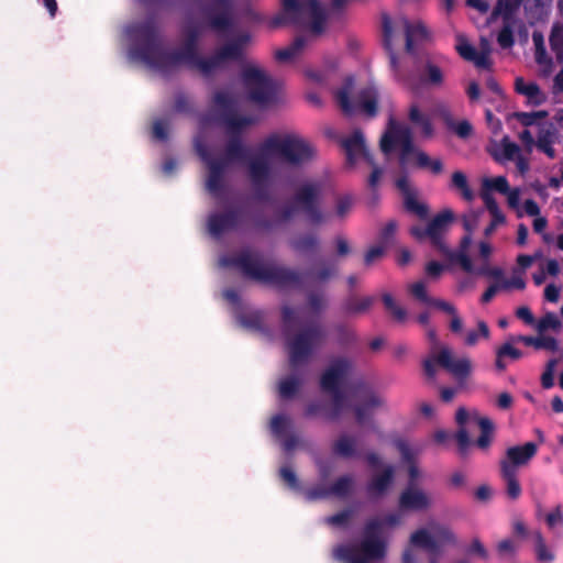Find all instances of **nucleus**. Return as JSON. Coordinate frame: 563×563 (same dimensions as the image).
<instances>
[{
	"mask_svg": "<svg viewBox=\"0 0 563 563\" xmlns=\"http://www.w3.org/2000/svg\"><path fill=\"white\" fill-rule=\"evenodd\" d=\"M353 516V510L347 509L336 515L330 516L325 519V522L331 526H344Z\"/></svg>",
	"mask_w": 563,
	"mask_h": 563,
	"instance_id": "obj_56",
	"label": "nucleus"
},
{
	"mask_svg": "<svg viewBox=\"0 0 563 563\" xmlns=\"http://www.w3.org/2000/svg\"><path fill=\"white\" fill-rule=\"evenodd\" d=\"M489 152L496 161H511L520 152V147L506 135L500 141H493L489 146Z\"/></svg>",
	"mask_w": 563,
	"mask_h": 563,
	"instance_id": "obj_29",
	"label": "nucleus"
},
{
	"mask_svg": "<svg viewBox=\"0 0 563 563\" xmlns=\"http://www.w3.org/2000/svg\"><path fill=\"white\" fill-rule=\"evenodd\" d=\"M352 80H347L344 87L338 91L336 100L341 109L345 113H352L356 108H361L367 114L373 115L376 113V100H377V91L374 87H366L358 91L357 102L354 103L350 101V93L352 91Z\"/></svg>",
	"mask_w": 563,
	"mask_h": 563,
	"instance_id": "obj_13",
	"label": "nucleus"
},
{
	"mask_svg": "<svg viewBox=\"0 0 563 563\" xmlns=\"http://www.w3.org/2000/svg\"><path fill=\"white\" fill-rule=\"evenodd\" d=\"M382 300L384 302L385 308L388 310V312L393 316L395 320L404 322L407 319L406 309L400 307L390 294L384 292L382 295Z\"/></svg>",
	"mask_w": 563,
	"mask_h": 563,
	"instance_id": "obj_40",
	"label": "nucleus"
},
{
	"mask_svg": "<svg viewBox=\"0 0 563 563\" xmlns=\"http://www.w3.org/2000/svg\"><path fill=\"white\" fill-rule=\"evenodd\" d=\"M351 0H332L329 11L336 13L343 10ZM286 18L295 24L309 30L307 36L297 37L291 45L279 49L276 58L279 62H290L297 58L308 46L311 37L319 36L325 30V11L317 0H283Z\"/></svg>",
	"mask_w": 563,
	"mask_h": 563,
	"instance_id": "obj_5",
	"label": "nucleus"
},
{
	"mask_svg": "<svg viewBox=\"0 0 563 563\" xmlns=\"http://www.w3.org/2000/svg\"><path fill=\"white\" fill-rule=\"evenodd\" d=\"M484 202L486 205V208L492 213L493 218H497L498 221H505L504 214L500 212L498 205L494 197L489 194L483 195Z\"/></svg>",
	"mask_w": 563,
	"mask_h": 563,
	"instance_id": "obj_58",
	"label": "nucleus"
},
{
	"mask_svg": "<svg viewBox=\"0 0 563 563\" xmlns=\"http://www.w3.org/2000/svg\"><path fill=\"white\" fill-rule=\"evenodd\" d=\"M432 505V496L416 484H409L399 496V507L402 510L426 511Z\"/></svg>",
	"mask_w": 563,
	"mask_h": 563,
	"instance_id": "obj_19",
	"label": "nucleus"
},
{
	"mask_svg": "<svg viewBox=\"0 0 563 563\" xmlns=\"http://www.w3.org/2000/svg\"><path fill=\"white\" fill-rule=\"evenodd\" d=\"M308 306L311 311L319 312L327 307V299L323 294H311L308 297Z\"/></svg>",
	"mask_w": 563,
	"mask_h": 563,
	"instance_id": "obj_57",
	"label": "nucleus"
},
{
	"mask_svg": "<svg viewBox=\"0 0 563 563\" xmlns=\"http://www.w3.org/2000/svg\"><path fill=\"white\" fill-rule=\"evenodd\" d=\"M558 139L559 132L553 125H543L539 129L536 147L553 159L556 157V151L553 145L558 142Z\"/></svg>",
	"mask_w": 563,
	"mask_h": 563,
	"instance_id": "obj_27",
	"label": "nucleus"
},
{
	"mask_svg": "<svg viewBox=\"0 0 563 563\" xmlns=\"http://www.w3.org/2000/svg\"><path fill=\"white\" fill-rule=\"evenodd\" d=\"M410 122L420 130L424 137H430L433 133V128L429 117L421 112L417 104H411L408 113Z\"/></svg>",
	"mask_w": 563,
	"mask_h": 563,
	"instance_id": "obj_35",
	"label": "nucleus"
},
{
	"mask_svg": "<svg viewBox=\"0 0 563 563\" xmlns=\"http://www.w3.org/2000/svg\"><path fill=\"white\" fill-rule=\"evenodd\" d=\"M474 418L476 419V426L481 429V435L476 444L481 449H487L493 439L494 424L488 418L481 417L478 413H474Z\"/></svg>",
	"mask_w": 563,
	"mask_h": 563,
	"instance_id": "obj_38",
	"label": "nucleus"
},
{
	"mask_svg": "<svg viewBox=\"0 0 563 563\" xmlns=\"http://www.w3.org/2000/svg\"><path fill=\"white\" fill-rule=\"evenodd\" d=\"M472 244V234L465 233L460 243V249L456 252H453L449 249V253H442L451 261H455L460 263L461 267L467 272H473V263L467 255V250Z\"/></svg>",
	"mask_w": 563,
	"mask_h": 563,
	"instance_id": "obj_32",
	"label": "nucleus"
},
{
	"mask_svg": "<svg viewBox=\"0 0 563 563\" xmlns=\"http://www.w3.org/2000/svg\"><path fill=\"white\" fill-rule=\"evenodd\" d=\"M434 361L459 380L466 379L472 374L473 364L471 358L465 355L457 356L454 351L446 345L438 347L434 352Z\"/></svg>",
	"mask_w": 563,
	"mask_h": 563,
	"instance_id": "obj_15",
	"label": "nucleus"
},
{
	"mask_svg": "<svg viewBox=\"0 0 563 563\" xmlns=\"http://www.w3.org/2000/svg\"><path fill=\"white\" fill-rule=\"evenodd\" d=\"M343 146L350 163L353 164L363 158L368 164H372V158L367 152L365 139L361 131H353L351 135L343 141Z\"/></svg>",
	"mask_w": 563,
	"mask_h": 563,
	"instance_id": "obj_23",
	"label": "nucleus"
},
{
	"mask_svg": "<svg viewBox=\"0 0 563 563\" xmlns=\"http://www.w3.org/2000/svg\"><path fill=\"white\" fill-rule=\"evenodd\" d=\"M500 475L506 483L507 496L512 500L517 499L521 494V487L517 479V473L509 471H500Z\"/></svg>",
	"mask_w": 563,
	"mask_h": 563,
	"instance_id": "obj_41",
	"label": "nucleus"
},
{
	"mask_svg": "<svg viewBox=\"0 0 563 563\" xmlns=\"http://www.w3.org/2000/svg\"><path fill=\"white\" fill-rule=\"evenodd\" d=\"M434 361L459 380L466 379L472 374L473 364L471 358L465 355L457 356L454 351L446 345L438 347L434 352Z\"/></svg>",
	"mask_w": 563,
	"mask_h": 563,
	"instance_id": "obj_14",
	"label": "nucleus"
},
{
	"mask_svg": "<svg viewBox=\"0 0 563 563\" xmlns=\"http://www.w3.org/2000/svg\"><path fill=\"white\" fill-rule=\"evenodd\" d=\"M354 486V477L352 475H343L339 477L330 488L318 487L306 492L305 496L308 500L324 498L329 495L343 497L347 495Z\"/></svg>",
	"mask_w": 563,
	"mask_h": 563,
	"instance_id": "obj_22",
	"label": "nucleus"
},
{
	"mask_svg": "<svg viewBox=\"0 0 563 563\" xmlns=\"http://www.w3.org/2000/svg\"><path fill=\"white\" fill-rule=\"evenodd\" d=\"M301 210L300 205L296 202V198L287 203H285L276 213V217L279 221H288L291 220L297 213Z\"/></svg>",
	"mask_w": 563,
	"mask_h": 563,
	"instance_id": "obj_46",
	"label": "nucleus"
},
{
	"mask_svg": "<svg viewBox=\"0 0 563 563\" xmlns=\"http://www.w3.org/2000/svg\"><path fill=\"white\" fill-rule=\"evenodd\" d=\"M521 2V0H498L494 14L509 15Z\"/></svg>",
	"mask_w": 563,
	"mask_h": 563,
	"instance_id": "obj_55",
	"label": "nucleus"
},
{
	"mask_svg": "<svg viewBox=\"0 0 563 563\" xmlns=\"http://www.w3.org/2000/svg\"><path fill=\"white\" fill-rule=\"evenodd\" d=\"M200 34L199 29L189 23L184 26L181 43L179 48L173 54L164 51L158 34L143 26V64L167 70L169 65L187 64L197 68L202 75L210 76L221 69L229 60L236 59L242 53V47L251 41L249 34L239 36L216 53L202 58L197 54V40Z\"/></svg>",
	"mask_w": 563,
	"mask_h": 563,
	"instance_id": "obj_2",
	"label": "nucleus"
},
{
	"mask_svg": "<svg viewBox=\"0 0 563 563\" xmlns=\"http://www.w3.org/2000/svg\"><path fill=\"white\" fill-rule=\"evenodd\" d=\"M220 264L236 266L245 275L258 280H278L283 284L298 282V275L295 272L264 262L251 250H243L236 255L222 257Z\"/></svg>",
	"mask_w": 563,
	"mask_h": 563,
	"instance_id": "obj_9",
	"label": "nucleus"
},
{
	"mask_svg": "<svg viewBox=\"0 0 563 563\" xmlns=\"http://www.w3.org/2000/svg\"><path fill=\"white\" fill-rule=\"evenodd\" d=\"M395 147H399V164L401 167L409 164L411 158L419 167H430L433 158L415 146L411 130L391 119L380 139V150L385 155H389Z\"/></svg>",
	"mask_w": 563,
	"mask_h": 563,
	"instance_id": "obj_8",
	"label": "nucleus"
},
{
	"mask_svg": "<svg viewBox=\"0 0 563 563\" xmlns=\"http://www.w3.org/2000/svg\"><path fill=\"white\" fill-rule=\"evenodd\" d=\"M550 45L559 58L563 55V25L555 24L550 35Z\"/></svg>",
	"mask_w": 563,
	"mask_h": 563,
	"instance_id": "obj_44",
	"label": "nucleus"
},
{
	"mask_svg": "<svg viewBox=\"0 0 563 563\" xmlns=\"http://www.w3.org/2000/svg\"><path fill=\"white\" fill-rule=\"evenodd\" d=\"M238 214L233 211L224 213H214L209 218V231L213 235H219L236 224Z\"/></svg>",
	"mask_w": 563,
	"mask_h": 563,
	"instance_id": "obj_30",
	"label": "nucleus"
},
{
	"mask_svg": "<svg viewBox=\"0 0 563 563\" xmlns=\"http://www.w3.org/2000/svg\"><path fill=\"white\" fill-rule=\"evenodd\" d=\"M547 115L548 112L544 110L533 112H518L515 114L518 121H520L526 126L532 125L537 120L543 119Z\"/></svg>",
	"mask_w": 563,
	"mask_h": 563,
	"instance_id": "obj_50",
	"label": "nucleus"
},
{
	"mask_svg": "<svg viewBox=\"0 0 563 563\" xmlns=\"http://www.w3.org/2000/svg\"><path fill=\"white\" fill-rule=\"evenodd\" d=\"M474 413H478L477 411L468 412L465 408H459L456 411V421L462 426H471L476 424V419L474 418Z\"/></svg>",
	"mask_w": 563,
	"mask_h": 563,
	"instance_id": "obj_62",
	"label": "nucleus"
},
{
	"mask_svg": "<svg viewBox=\"0 0 563 563\" xmlns=\"http://www.w3.org/2000/svg\"><path fill=\"white\" fill-rule=\"evenodd\" d=\"M410 292L420 301L430 303L432 298L428 295L426 283L420 280L409 286Z\"/></svg>",
	"mask_w": 563,
	"mask_h": 563,
	"instance_id": "obj_51",
	"label": "nucleus"
},
{
	"mask_svg": "<svg viewBox=\"0 0 563 563\" xmlns=\"http://www.w3.org/2000/svg\"><path fill=\"white\" fill-rule=\"evenodd\" d=\"M400 34L406 40V51L409 54L415 52V44L424 40L428 32L424 25L418 20H409L404 15L391 19L387 14L383 15V44L389 54V62L393 69L398 73L399 66L394 46Z\"/></svg>",
	"mask_w": 563,
	"mask_h": 563,
	"instance_id": "obj_7",
	"label": "nucleus"
},
{
	"mask_svg": "<svg viewBox=\"0 0 563 563\" xmlns=\"http://www.w3.org/2000/svg\"><path fill=\"white\" fill-rule=\"evenodd\" d=\"M516 90L527 98L532 106H540L547 100V93L541 90L538 84L526 81L522 78L516 79Z\"/></svg>",
	"mask_w": 563,
	"mask_h": 563,
	"instance_id": "obj_28",
	"label": "nucleus"
},
{
	"mask_svg": "<svg viewBox=\"0 0 563 563\" xmlns=\"http://www.w3.org/2000/svg\"><path fill=\"white\" fill-rule=\"evenodd\" d=\"M298 317L296 309L283 308L285 344L291 369V373L280 378L278 383V393L284 399L292 398L299 391L307 373L303 367L325 343L328 336L325 327L319 321L296 328Z\"/></svg>",
	"mask_w": 563,
	"mask_h": 563,
	"instance_id": "obj_3",
	"label": "nucleus"
},
{
	"mask_svg": "<svg viewBox=\"0 0 563 563\" xmlns=\"http://www.w3.org/2000/svg\"><path fill=\"white\" fill-rule=\"evenodd\" d=\"M169 131L168 122L164 120H157L153 124V136L158 141L166 140Z\"/></svg>",
	"mask_w": 563,
	"mask_h": 563,
	"instance_id": "obj_60",
	"label": "nucleus"
},
{
	"mask_svg": "<svg viewBox=\"0 0 563 563\" xmlns=\"http://www.w3.org/2000/svg\"><path fill=\"white\" fill-rule=\"evenodd\" d=\"M484 187L487 189L497 190L501 194L508 192V189H509L508 181H507L506 177H504V176H498V177H495L492 179H486L484 181Z\"/></svg>",
	"mask_w": 563,
	"mask_h": 563,
	"instance_id": "obj_52",
	"label": "nucleus"
},
{
	"mask_svg": "<svg viewBox=\"0 0 563 563\" xmlns=\"http://www.w3.org/2000/svg\"><path fill=\"white\" fill-rule=\"evenodd\" d=\"M481 211L470 210L461 217L463 229L465 233L473 234L479 223Z\"/></svg>",
	"mask_w": 563,
	"mask_h": 563,
	"instance_id": "obj_45",
	"label": "nucleus"
},
{
	"mask_svg": "<svg viewBox=\"0 0 563 563\" xmlns=\"http://www.w3.org/2000/svg\"><path fill=\"white\" fill-rule=\"evenodd\" d=\"M457 51L460 53V55L467 59V60H472L476 54V49L467 42L465 41L464 38H460V42L457 44Z\"/></svg>",
	"mask_w": 563,
	"mask_h": 563,
	"instance_id": "obj_63",
	"label": "nucleus"
},
{
	"mask_svg": "<svg viewBox=\"0 0 563 563\" xmlns=\"http://www.w3.org/2000/svg\"><path fill=\"white\" fill-rule=\"evenodd\" d=\"M195 148L208 167L206 186L210 194L219 196L225 185V173L235 164L244 163L253 187V197L258 201L269 198L268 185L275 161L301 167L318 156L316 146L295 132L271 133L252 153L247 152L238 137L231 139L223 155L217 158L209 154L200 139L195 140Z\"/></svg>",
	"mask_w": 563,
	"mask_h": 563,
	"instance_id": "obj_1",
	"label": "nucleus"
},
{
	"mask_svg": "<svg viewBox=\"0 0 563 563\" xmlns=\"http://www.w3.org/2000/svg\"><path fill=\"white\" fill-rule=\"evenodd\" d=\"M230 8L231 0H214L213 10H219V13L211 15V25L213 29L221 31L230 24Z\"/></svg>",
	"mask_w": 563,
	"mask_h": 563,
	"instance_id": "obj_34",
	"label": "nucleus"
},
{
	"mask_svg": "<svg viewBox=\"0 0 563 563\" xmlns=\"http://www.w3.org/2000/svg\"><path fill=\"white\" fill-rule=\"evenodd\" d=\"M397 448L401 454L402 460L408 464V474L410 477L409 484H415V481L422 476V472L415 462L416 456L420 453V449L413 450L406 442H398Z\"/></svg>",
	"mask_w": 563,
	"mask_h": 563,
	"instance_id": "obj_31",
	"label": "nucleus"
},
{
	"mask_svg": "<svg viewBox=\"0 0 563 563\" xmlns=\"http://www.w3.org/2000/svg\"><path fill=\"white\" fill-rule=\"evenodd\" d=\"M454 221V213L450 209H445L438 213L427 225L428 239L432 245L441 253H449V246L445 244L443 236L448 232L450 225Z\"/></svg>",
	"mask_w": 563,
	"mask_h": 563,
	"instance_id": "obj_18",
	"label": "nucleus"
},
{
	"mask_svg": "<svg viewBox=\"0 0 563 563\" xmlns=\"http://www.w3.org/2000/svg\"><path fill=\"white\" fill-rule=\"evenodd\" d=\"M386 408V400L379 394L367 391L354 406V413L356 421L360 424L367 422L375 411L384 410Z\"/></svg>",
	"mask_w": 563,
	"mask_h": 563,
	"instance_id": "obj_21",
	"label": "nucleus"
},
{
	"mask_svg": "<svg viewBox=\"0 0 563 563\" xmlns=\"http://www.w3.org/2000/svg\"><path fill=\"white\" fill-rule=\"evenodd\" d=\"M387 245L379 242L377 245H374L369 247V250L366 252L364 256V262L366 265H373L375 262L379 261L385 252H386Z\"/></svg>",
	"mask_w": 563,
	"mask_h": 563,
	"instance_id": "obj_49",
	"label": "nucleus"
},
{
	"mask_svg": "<svg viewBox=\"0 0 563 563\" xmlns=\"http://www.w3.org/2000/svg\"><path fill=\"white\" fill-rule=\"evenodd\" d=\"M455 439L457 441L460 452L462 454H465L467 452L468 446L471 445V438L466 426H462L459 428L455 434Z\"/></svg>",
	"mask_w": 563,
	"mask_h": 563,
	"instance_id": "obj_54",
	"label": "nucleus"
},
{
	"mask_svg": "<svg viewBox=\"0 0 563 563\" xmlns=\"http://www.w3.org/2000/svg\"><path fill=\"white\" fill-rule=\"evenodd\" d=\"M538 445L533 442H526L521 445H512L506 449L505 455L499 461L500 471L517 473L518 468L525 467L534 457Z\"/></svg>",
	"mask_w": 563,
	"mask_h": 563,
	"instance_id": "obj_17",
	"label": "nucleus"
},
{
	"mask_svg": "<svg viewBox=\"0 0 563 563\" xmlns=\"http://www.w3.org/2000/svg\"><path fill=\"white\" fill-rule=\"evenodd\" d=\"M481 338L482 339L489 338L488 325L482 320L477 322V330H468L465 333L464 343L467 346H474Z\"/></svg>",
	"mask_w": 563,
	"mask_h": 563,
	"instance_id": "obj_42",
	"label": "nucleus"
},
{
	"mask_svg": "<svg viewBox=\"0 0 563 563\" xmlns=\"http://www.w3.org/2000/svg\"><path fill=\"white\" fill-rule=\"evenodd\" d=\"M532 40L536 47V62L540 66L542 75L549 76L552 71L553 63L552 59L547 55L543 36L540 33H533Z\"/></svg>",
	"mask_w": 563,
	"mask_h": 563,
	"instance_id": "obj_33",
	"label": "nucleus"
},
{
	"mask_svg": "<svg viewBox=\"0 0 563 563\" xmlns=\"http://www.w3.org/2000/svg\"><path fill=\"white\" fill-rule=\"evenodd\" d=\"M120 42L126 51L128 62L141 63V21L126 24L122 30Z\"/></svg>",
	"mask_w": 563,
	"mask_h": 563,
	"instance_id": "obj_20",
	"label": "nucleus"
},
{
	"mask_svg": "<svg viewBox=\"0 0 563 563\" xmlns=\"http://www.w3.org/2000/svg\"><path fill=\"white\" fill-rule=\"evenodd\" d=\"M322 184L317 180H309L300 184L294 195L296 202L300 205L307 219L312 223H322L327 220V216L319 208Z\"/></svg>",
	"mask_w": 563,
	"mask_h": 563,
	"instance_id": "obj_12",
	"label": "nucleus"
},
{
	"mask_svg": "<svg viewBox=\"0 0 563 563\" xmlns=\"http://www.w3.org/2000/svg\"><path fill=\"white\" fill-rule=\"evenodd\" d=\"M451 128L454 132L462 139H466L472 135L473 126L468 121H461L457 123H453Z\"/></svg>",
	"mask_w": 563,
	"mask_h": 563,
	"instance_id": "obj_64",
	"label": "nucleus"
},
{
	"mask_svg": "<svg viewBox=\"0 0 563 563\" xmlns=\"http://www.w3.org/2000/svg\"><path fill=\"white\" fill-rule=\"evenodd\" d=\"M332 453L343 459H355L361 455L358 440L355 435L341 433L331 444Z\"/></svg>",
	"mask_w": 563,
	"mask_h": 563,
	"instance_id": "obj_26",
	"label": "nucleus"
},
{
	"mask_svg": "<svg viewBox=\"0 0 563 563\" xmlns=\"http://www.w3.org/2000/svg\"><path fill=\"white\" fill-rule=\"evenodd\" d=\"M562 329V322L553 312L545 313L537 323L536 330L539 334H543L548 331L560 332Z\"/></svg>",
	"mask_w": 563,
	"mask_h": 563,
	"instance_id": "obj_39",
	"label": "nucleus"
},
{
	"mask_svg": "<svg viewBox=\"0 0 563 563\" xmlns=\"http://www.w3.org/2000/svg\"><path fill=\"white\" fill-rule=\"evenodd\" d=\"M352 369V364L346 358H336L332 361L321 375L320 385L324 393L332 397L334 413L336 417L344 405V395L341 390V384Z\"/></svg>",
	"mask_w": 563,
	"mask_h": 563,
	"instance_id": "obj_11",
	"label": "nucleus"
},
{
	"mask_svg": "<svg viewBox=\"0 0 563 563\" xmlns=\"http://www.w3.org/2000/svg\"><path fill=\"white\" fill-rule=\"evenodd\" d=\"M291 424V419L284 415L275 416L271 420L272 432L283 439V446L287 451L292 450L299 443V438L289 433Z\"/></svg>",
	"mask_w": 563,
	"mask_h": 563,
	"instance_id": "obj_25",
	"label": "nucleus"
},
{
	"mask_svg": "<svg viewBox=\"0 0 563 563\" xmlns=\"http://www.w3.org/2000/svg\"><path fill=\"white\" fill-rule=\"evenodd\" d=\"M352 205L353 199L351 196H340L335 201L334 217H336L338 219H344L350 212Z\"/></svg>",
	"mask_w": 563,
	"mask_h": 563,
	"instance_id": "obj_47",
	"label": "nucleus"
},
{
	"mask_svg": "<svg viewBox=\"0 0 563 563\" xmlns=\"http://www.w3.org/2000/svg\"><path fill=\"white\" fill-rule=\"evenodd\" d=\"M396 186L402 192L405 207L418 217L426 218L428 214V207L419 201L417 191L411 187L408 177H399L396 181Z\"/></svg>",
	"mask_w": 563,
	"mask_h": 563,
	"instance_id": "obj_24",
	"label": "nucleus"
},
{
	"mask_svg": "<svg viewBox=\"0 0 563 563\" xmlns=\"http://www.w3.org/2000/svg\"><path fill=\"white\" fill-rule=\"evenodd\" d=\"M410 544L426 550L429 554H441L445 545L453 544L455 537L444 525L430 521L410 536Z\"/></svg>",
	"mask_w": 563,
	"mask_h": 563,
	"instance_id": "obj_10",
	"label": "nucleus"
},
{
	"mask_svg": "<svg viewBox=\"0 0 563 563\" xmlns=\"http://www.w3.org/2000/svg\"><path fill=\"white\" fill-rule=\"evenodd\" d=\"M318 240L314 235L306 234L299 236L291 242V246L301 252H306L316 247Z\"/></svg>",
	"mask_w": 563,
	"mask_h": 563,
	"instance_id": "obj_48",
	"label": "nucleus"
},
{
	"mask_svg": "<svg viewBox=\"0 0 563 563\" xmlns=\"http://www.w3.org/2000/svg\"><path fill=\"white\" fill-rule=\"evenodd\" d=\"M400 512H389L383 517L371 518L364 528L363 539L355 544L338 545L333 556L343 563H373L385 559L387 540L382 536L384 529H393L402 525Z\"/></svg>",
	"mask_w": 563,
	"mask_h": 563,
	"instance_id": "obj_6",
	"label": "nucleus"
},
{
	"mask_svg": "<svg viewBox=\"0 0 563 563\" xmlns=\"http://www.w3.org/2000/svg\"><path fill=\"white\" fill-rule=\"evenodd\" d=\"M532 537L534 539L536 543V553L539 561L542 562H551L554 560V555L552 552L547 548L544 538L542 537L540 531H534L532 533Z\"/></svg>",
	"mask_w": 563,
	"mask_h": 563,
	"instance_id": "obj_43",
	"label": "nucleus"
},
{
	"mask_svg": "<svg viewBox=\"0 0 563 563\" xmlns=\"http://www.w3.org/2000/svg\"><path fill=\"white\" fill-rule=\"evenodd\" d=\"M374 303L373 297H349L343 303V310L349 316H357L367 312Z\"/></svg>",
	"mask_w": 563,
	"mask_h": 563,
	"instance_id": "obj_36",
	"label": "nucleus"
},
{
	"mask_svg": "<svg viewBox=\"0 0 563 563\" xmlns=\"http://www.w3.org/2000/svg\"><path fill=\"white\" fill-rule=\"evenodd\" d=\"M240 91L233 88L219 90L213 96V107L227 129L234 133L253 123L249 117L238 113L240 99H245L261 109L277 101L274 84L267 73L257 64L247 63L240 75Z\"/></svg>",
	"mask_w": 563,
	"mask_h": 563,
	"instance_id": "obj_4",
	"label": "nucleus"
},
{
	"mask_svg": "<svg viewBox=\"0 0 563 563\" xmlns=\"http://www.w3.org/2000/svg\"><path fill=\"white\" fill-rule=\"evenodd\" d=\"M517 340L536 349H544L552 352L559 350L558 341L552 336L544 335V333L539 334L538 336L519 335Z\"/></svg>",
	"mask_w": 563,
	"mask_h": 563,
	"instance_id": "obj_37",
	"label": "nucleus"
},
{
	"mask_svg": "<svg viewBox=\"0 0 563 563\" xmlns=\"http://www.w3.org/2000/svg\"><path fill=\"white\" fill-rule=\"evenodd\" d=\"M426 81L430 85L439 86L443 81V74L441 69L433 65L428 64L427 65V74H426Z\"/></svg>",
	"mask_w": 563,
	"mask_h": 563,
	"instance_id": "obj_53",
	"label": "nucleus"
},
{
	"mask_svg": "<svg viewBox=\"0 0 563 563\" xmlns=\"http://www.w3.org/2000/svg\"><path fill=\"white\" fill-rule=\"evenodd\" d=\"M445 269V266L438 263V262H429L427 265H426V274H427V277L430 279V280H438L441 276V274L444 272Z\"/></svg>",
	"mask_w": 563,
	"mask_h": 563,
	"instance_id": "obj_59",
	"label": "nucleus"
},
{
	"mask_svg": "<svg viewBox=\"0 0 563 563\" xmlns=\"http://www.w3.org/2000/svg\"><path fill=\"white\" fill-rule=\"evenodd\" d=\"M366 461L375 468V473L368 483V493L374 497H382L393 483L395 467L389 464H383L380 456L374 452L366 454Z\"/></svg>",
	"mask_w": 563,
	"mask_h": 563,
	"instance_id": "obj_16",
	"label": "nucleus"
},
{
	"mask_svg": "<svg viewBox=\"0 0 563 563\" xmlns=\"http://www.w3.org/2000/svg\"><path fill=\"white\" fill-rule=\"evenodd\" d=\"M545 521L551 529L556 526H563V511L561 506H556L549 515H547Z\"/></svg>",
	"mask_w": 563,
	"mask_h": 563,
	"instance_id": "obj_61",
	"label": "nucleus"
}]
</instances>
